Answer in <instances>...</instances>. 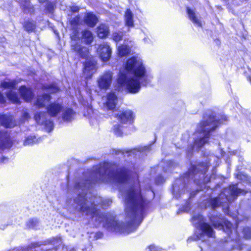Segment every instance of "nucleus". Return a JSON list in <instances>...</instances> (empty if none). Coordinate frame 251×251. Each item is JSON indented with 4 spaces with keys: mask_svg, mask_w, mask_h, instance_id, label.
<instances>
[{
    "mask_svg": "<svg viewBox=\"0 0 251 251\" xmlns=\"http://www.w3.org/2000/svg\"><path fill=\"white\" fill-rule=\"evenodd\" d=\"M130 169L104 162L96 166L90 179L76 181L78 194L66 203L82 214L95 218L109 231L127 234L138 227L150 201L141 193L138 178L129 177Z\"/></svg>",
    "mask_w": 251,
    "mask_h": 251,
    "instance_id": "obj_1",
    "label": "nucleus"
},
{
    "mask_svg": "<svg viewBox=\"0 0 251 251\" xmlns=\"http://www.w3.org/2000/svg\"><path fill=\"white\" fill-rule=\"evenodd\" d=\"M125 69L129 74L121 73L117 80L118 84L122 89L130 93H137L141 86H147L151 82L152 76L138 56L129 58L125 65Z\"/></svg>",
    "mask_w": 251,
    "mask_h": 251,
    "instance_id": "obj_2",
    "label": "nucleus"
},
{
    "mask_svg": "<svg viewBox=\"0 0 251 251\" xmlns=\"http://www.w3.org/2000/svg\"><path fill=\"white\" fill-rule=\"evenodd\" d=\"M226 120L227 117L225 115L221 116V118L219 119L214 112L207 111L204 115L203 121L198 127L194 148H197L199 150L207 143L210 132L214 130L219 124H222Z\"/></svg>",
    "mask_w": 251,
    "mask_h": 251,
    "instance_id": "obj_3",
    "label": "nucleus"
},
{
    "mask_svg": "<svg viewBox=\"0 0 251 251\" xmlns=\"http://www.w3.org/2000/svg\"><path fill=\"white\" fill-rule=\"evenodd\" d=\"M242 193L244 194V190L239 189L237 185L230 186L224 189L218 198L207 200L206 202L207 203L206 206L214 209L223 203L226 204L228 202H231L239 194Z\"/></svg>",
    "mask_w": 251,
    "mask_h": 251,
    "instance_id": "obj_4",
    "label": "nucleus"
},
{
    "mask_svg": "<svg viewBox=\"0 0 251 251\" xmlns=\"http://www.w3.org/2000/svg\"><path fill=\"white\" fill-rule=\"evenodd\" d=\"M209 163L205 162L199 163L197 165H192L185 177L192 179L198 185L200 186V190L203 189V186L210 181V178L204 177L205 172L209 167Z\"/></svg>",
    "mask_w": 251,
    "mask_h": 251,
    "instance_id": "obj_5",
    "label": "nucleus"
},
{
    "mask_svg": "<svg viewBox=\"0 0 251 251\" xmlns=\"http://www.w3.org/2000/svg\"><path fill=\"white\" fill-rule=\"evenodd\" d=\"M193 224L200 226V233H195L194 238L195 240H200L202 241L205 240V235L208 237H213L214 232L211 226L204 222V218L200 214L195 215L192 217Z\"/></svg>",
    "mask_w": 251,
    "mask_h": 251,
    "instance_id": "obj_6",
    "label": "nucleus"
},
{
    "mask_svg": "<svg viewBox=\"0 0 251 251\" xmlns=\"http://www.w3.org/2000/svg\"><path fill=\"white\" fill-rule=\"evenodd\" d=\"M209 218L214 227L223 229L231 239H234L232 235V232L233 230L235 233H236V231L234 229L233 225L231 223L228 221H225L221 217V215L219 216H211L209 217Z\"/></svg>",
    "mask_w": 251,
    "mask_h": 251,
    "instance_id": "obj_7",
    "label": "nucleus"
},
{
    "mask_svg": "<svg viewBox=\"0 0 251 251\" xmlns=\"http://www.w3.org/2000/svg\"><path fill=\"white\" fill-rule=\"evenodd\" d=\"M72 40L71 46V49L77 52L81 57L86 58L88 55V50L87 48L82 47L78 44L76 41L79 40L78 31L76 29H74L71 35Z\"/></svg>",
    "mask_w": 251,
    "mask_h": 251,
    "instance_id": "obj_8",
    "label": "nucleus"
},
{
    "mask_svg": "<svg viewBox=\"0 0 251 251\" xmlns=\"http://www.w3.org/2000/svg\"><path fill=\"white\" fill-rule=\"evenodd\" d=\"M35 120L39 124L45 125L46 129L50 132L53 128V123L50 118L45 112H37L34 116Z\"/></svg>",
    "mask_w": 251,
    "mask_h": 251,
    "instance_id": "obj_9",
    "label": "nucleus"
},
{
    "mask_svg": "<svg viewBox=\"0 0 251 251\" xmlns=\"http://www.w3.org/2000/svg\"><path fill=\"white\" fill-rule=\"evenodd\" d=\"M112 80L113 73L110 71L105 72L98 79V85L101 89L107 90L111 86Z\"/></svg>",
    "mask_w": 251,
    "mask_h": 251,
    "instance_id": "obj_10",
    "label": "nucleus"
},
{
    "mask_svg": "<svg viewBox=\"0 0 251 251\" xmlns=\"http://www.w3.org/2000/svg\"><path fill=\"white\" fill-rule=\"evenodd\" d=\"M119 121L123 124H131L133 122L134 114L130 110L115 111L114 113Z\"/></svg>",
    "mask_w": 251,
    "mask_h": 251,
    "instance_id": "obj_11",
    "label": "nucleus"
},
{
    "mask_svg": "<svg viewBox=\"0 0 251 251\" xmlns=\"http://www.w3.org/2000/svg\"><path fill=\"white\" fill-rule=\"evenodd\" d=\"M119 99L115 92H111L107 94L106 100L104 103V106L108 110L112 111L114 113L117 105L118 103Z\"/></svg>",
    "mask_w": 251,
    "mask_h": 251,
    "instance_id": "obj_12",
    "label": "nucleus"
},
{
    "mask_svg": "<svg viewBox=\"0 0 251 251\" xmlns=\"http://www.w3.org/2000/svg\"><path fill=\"white\" fill-rule=\"evenodd\" d=\"M98 52L104 62L107 61L111 57V49L107 43H104L100 45L98 49Z\"/></svg>",
    "mask_w": 251,
    "mask_h": 251,
    "instance_id": "obj_13",
    "label": "nucleus"
},
{
    "mask_svg": "<svg viewBox=\"0 0 251 251\" xmlns=\"http://www.w3.org/2000/svg\"><path fill=\"white\" fill-rule=\"evenodd\" d=\"M63 108L62 104L57 102L51 103L47 106L48 114L50 117H56L62 111Z\"/></svg>",
    "mask_w": 251,
    "mask_h": 251,
    "instance_id": "obj_14",
    "label": "nucleus"
},
{
    "mask_svg": "<svg viewBox=\"0 0 251 251\" xmlns=\"http://www.w3.org/2000/svg\"><path fill=\"white\" fill-rule=\"evenodd\" d=\"M11 146V142L9 133L7 130H0V149L8 148Z\"/></svg>",
    "mask_w": 251,
    "mask_h": 251,
    "instance_id": "obj_15",
    "label": "nucleus"
},
{
    "mask_svg": "<svg viewBox=\"0 0 251 251\" xmlns=\"http://www.w3.org/2000/svg\"><path fill=\"white\" fill-rule=\"evenodd\" d=\"M0 124L6 128H12L16 126L13 117L10 115H0Z\"/></svg>",
    "mask_w": 251,
    "mask_h": 251,
    "instance_id": "obj_16",
    "label": "nucleus"
},
{
    "mask_svg": "<svg viewBox=\"0 0 251 251\" xmlns=\"http://www.w3.org/2000/svg\"><path fill=\"white\" fill-rule=\"evenodd\" d=\"M96 70V63L94 61H87L85 62L83 74L86 78H90Z\"/></svg>",
    "mask_w": 251,
    "mask_h": 251,
    "instance_id": "obj_17",
    "label": "nucleus"
},
{
    "mask_svg": "<svg viewBox=\"0 0 251 251\" xmlns=\"http://www.w3.org/2000/svg\"><path fill=\"white\" fill-rule=\"evenodd\" d=\"M19 93L23 99L27 102L30 101L34 96L32 90L25 86L20 88Z\"/></svg>",
    "mask_w": 251,
    "mask_h": 251,
    "instance_id": "obj_18",
    "label": "nucleus"
},
{
    "mask_svg": "<svg viewBox=\"0 0 251 251\" xmlns=\"http://www.w3.org/2000/svg\"><path fill=\"white\" fill-rule=\"evenodd\" d=\"M133 44L130 41L129 44L125 40L123 45L118 47V51L119 55L122 57L125 56L130 53L131 51V48Z\"/></svg>",
    "mask_w": 251,
    "mask_h": 251,
    "instance_id": "obj_19",
    "label": "nucleus"
},
{
    "mask_svg": "<svg viewBox=\"0 0 251 251\" xmlns=\"http://www.w3.org/2000/svg\"><path fill=\"white\" fill-rule=\"evenodd\" d=\"M51 97L48 94H44L39 96L34 103L35 106L38 108L45 107L50 101Z\"/></svg>",
    "mask_w": 251,
    "mask_h": 251,
    "instance_id": "obj_20",
    "label": "nucleus"
},
{
    "mask_svg": "<svg viewBox=\"0 0 251 251\" xmlns=\"http://www.w3.org/2000/svg\"><path fill=\"white\" fill-rule=\"evenodd\" d=\"M151 147L150 146H141L137 148L133 149L132 150H129V151H126L125 150H114L115 153L116 154H119V153L124 154V153L126 152V153H131L133 154H136V152H146L147 151H149L151 150Z\"/></svg>",
    "mask_w": 251,
    "mask_h": 251,
    "instance_id": "obj_21",
    "label": "nucleus"
},
{
    "mask_svg": "<svg viewBox=\"0 0 251 251\" xmlns=\"http://www.w3.org/2000/svg\"><path fill=\"white\" fill-rule=\"evenodd\" d=\"M187 13L188 15L189 19L198 27H201L202 23L201 20V18L198 17L193 9L189 7L187 8Z\"/></svg>",
    "mask_w": 251,
    "mask_h": 251,
    "instance_id": "obj_22",
    "label": "nucleus"
},
{
    "mask_svg": "<svg viewBox=\"0 0 251 251\" xmlns=\"http://www.w3.org/2000/svg\"><path fill=\"white\" fill-rule=\"evenodd\" d=\"M85 23L90 27H94L98 21L97 16L92 13H88L84 18Z\"/></svg>",
    "mask_w": 251,
    "mask_h": 251,
    "instance_id": "obj_23",
    "label": "nucleus"
},
{
    "mask_svg": "<svg viewBox=\"0 0 251 251\" xmlns=\"http://www.w3.org/2000/svg\"><path fill=\"white\" fill-rule=\"evenodd\" d=\"M97 34L100 38L106 37L109 33L108 26L105 24H101L97 27Z\"/></svg>",
    "mask_w": 251,
    "mask_h": 251,
    "instance_id": "obj_24",
    "label": "nucleus"
},
{
    "mask_svg": "<svg viewBox=\"0 0 251 251\" xmlns=\"http://www.w3.org/2000/svg\"><path fill=\"white\" fill-rule=\"evenodd\" d=\"M61 112H62V119L64 121L70 122L74 119L75 112L72 109L63 108Z\"/></svg>",
    "mask_w": 251,
    "mask_h": 251,
    "instance_id": "obj_25",
    "label": "nucleus"
},
{
    "mask_svg": "<svg viewBox=\"0 0 251 251\" xmlns=\"http://www.w3.org/2000/svg\"><path fill=\"white\" fill-rule=\"evenodd\" d=\"M82 41L87 44H90L93 41L92 32L89 30H84L82 32Z\"/></svg>",
    "mask_w": 251,
    "mask_h": 251,
    "instance_id": "obj_26",
    "label": "nucleus"
},
{
    "mask_svg": "<svg viewBox=\"0 0 251 251\" xmlns=\"http://www.w3.org/2000/svg\"><path fill=\"white\" fill-rule=\"evenodd\" d=\"M125 19L126 24L127 26L132 27L133 26V14L129 9H127L125 12Z\"/></svg>",
    "mask_w": 251,
    "mask_h": 251,
    "instance_id": "obj_27",
    "label": "nucleus"
},
{
    "mask_svg": "<svg viewBox=\"0 0 251 251\" xmlns=\"http://www.w3.org/2000/svg\"><path fill=\"white\" fill-rule=\"evenodd\" d=\"M23 10L25 13L32 14L34 13V9L33 5L29 1H25L21 4Z\"/></svg>",
    "mask_w": 251,
    "mask_h": 251,
    "instance_id": "obj_28",
    "label": "nucleus"
},
{
    "mask_svg": "<svg viewBox=\"0 0 251 251\" xmlns=\"http://www.w3.org/2000/svg\"><path fill=\"white\" fill-rule=\"evenodd\" d=\"M6 96L8 99L12 102L15 103H20V99L15 92L10 90L7 92Z\"/></svg>",
    "mask_w": 251,
    "mask_h": 251,
    "instance_id": "obj_29",
    "label": "nucleus"
},
{
    "mask_svg": "<svg viewBox=\"0 0 251 251\" xmlns=\"http://www.w3.org/2000/svg\"><path fill=\"white\" fill-rule=\"evenodd\" d=\"M23 26L26 31L32 32L35 29L36 25L34 22L28 20L23 24Z\"/></svg>",
    "mask_w": 251,
    "mask_h": 251,
    "instance_id": "obj_30",
    "label": "nucleus"
},
{
    "mask_svg": "<svg viewBox=\"0 0 251 251\" xmlns=\"http://www.w3.org/2000/svg\"><path fill=\"white\" fill-rule=\"evenodd\" d=\"M17 84L15 80L7 79L1 82L0 86L4 88H14Z\"/></svg>",
    "mask_w": 251,
    "mask_h": 251,
    "instance_id": "obj_31",
    "label": "nucleus"
},
{
    "mask_svg": "<svg viewBox=\"0 0 251 251\" xmlns=\"http://www.w3.org/2000/svg\"><path fill=\"white\" fill-rule=\"evenodd\" d=\"M179 180H176L175 184L173 186V194L176 198H178L180 197V194H179V193L180 192V193L181 194L183 191V189L185 188V187L183 185L182 186V189L180 191H179L180 188L178 185V184L179 183Z\"/></svg>",
    "mask_w": 251,
    "mask_h": 251,
    "instance_id": "obj_32",
    "label": "nucleus"
},
{
    "mask_svg": "<svg viewBox=\"0 0 251 251\" xmlns=\"http://www.w3.org/2000/svg\"><path fill=\"white\" fill-rule=\"evenodd\" d=\"M38 142L37 139L34 136H29L25 140L24 145L25 146H31Z\"/></svg>",
    "mask_w": 251,
    "mask_h": 251,
    "instance_id": "obj_33",
    "label": "nucleus"
},
{
    "mask_svg": "<svg viewBox=\"0 0 251 251\" xmlns=\"http://www.w3.org/2000/svg\"><path fill=\"white\" fill-rule=\"evenodd\" d=\"M113 132L117 136L122 135V126L119 124H116L113 126L112 128Z\"/></svg>",
    "mask_w": 251,
    "mask_h": 251,
    "instance_id": "obj_34",
    "label": "nucleus"
},
{
    "mask_svg": "<svg viewBox=\"0 0 251 251\" xmlns=\"http://www.w3.org/2000/svg\"><path fill=\"white\" fill-rule=\"evenodd\" d=\"M176 166V164L172 161H169L167 162V168L163 167L165 172L172 171Z\"/></svg>",
    "mask_w": 251,
    "mask_h": 251,
    "instance_id": "obj_35",
    "label": "nucleus"
},
{
    "mask_svg": "<svg viewBox=\"0 0 251 251\" xmlns=\"http://www.w3.org/2000/svg\"><path fill=\"white\" fill-rule=\"evenodd\" d=\"M38 224V221L37 219H32L28 220L27 222V226L29 228H33L36 226Z\"/></svg>",
    "mask_w": 251,
    "mask_h": 251,
    "instance_id": "obj_36",
    "label": "nucleus"
},
{
    "mask_svg": "<svg viewBox=\"0 0 251 251\" xmlns=\"http://www.w3.org/2000/svg\"><path fill=\"white\" fill-rule=\"evenodd\" d=\"M123 36L122 32H114L112 35V38L115 42L118 43L122 40Z\"/></svg>",
    "mask_w": 251,
    "mask_h": 251,
    "instance_id": "obj_37",
    "label": "nucleus"
},
{
    "mask_svg": "<svg viewBox=\"0 0 251 251\" xmlns=\"http://www.w3.org/2000/svg\"><path fill=\"white\" fill-rule=\"evenodd\" d=\"M243 233L244 236L246 239L251 238V229L248 227L243 229Z\"/></svg>",
    "mask_w": 251,
    "mask_h": 251,
    "instance_id": "obj_38",
    "label": "nucleus"
},
{
    "mask_svg": "<svg viewBox=\"0 0 251 251\" xmlns=\"http://www.w3.org/2000/svg\"><path fill=\"white\" fill-rule=\"evenodd\" d=\"M49 243L52 244L53 245L57 246L62 243V241L60 237H57L49 240Z\"/></svg>",
    "mask_w": 251,
    "mask_h": 251,
    "instance_id": "obj_39",
    "label": "nucleus"
},
{
    "mask_svg": "<svg viewBox=\"0 0 251 251\" xmlns=\"http://www.w3.org/2000/svg\"><path fill=\"white\" fill-rule=\"evenodd\" d=\"M80 21V19L78 17H75L70 21V24L72 26H73L74 29L78 25L79 22Z\"/></svg>",
    "mask_w": 251,
    "mask_h": 251,
    "instance_id": "obj_40",
    "label": "nucleus"
},
{
    "mask_svg": "<svg viewBox=\"0 0 251 251\" xmlns=\"http://www.w3.org/2000/svg\"><path fill=\"white\" fill-rule=\"evenodd\" d=\"M55 5V3L53 2H48L46 6V10L50 13L52 12L54 9Z\"/></svg>",
    "mask_w": 251,
    "mask_h": 251,
    "instance_id": "obj_41",
    "label": "nucleus"
},
{
    "mask_svg": "<svg viewBox=\"0 0 251 251\" xmlns=\"http://www.w3.org/2000/svg\"><path fill=\"white\" fill-rule=\"evenodd\" d=\"M45 89L48 90L50 93H55L59 90V88L55 85L45 86Z\"/></svg>",
    "mask_w": 251,
    "mask_h": 251,
    "instance_id": "obj_42",
    "label": "nucleus"
},
{
    "mask_svg": "<svg viewBox=\"0 0 251 251\" xmlns=\"http://www.w3.org/2000/svg\"><path fill=\"white\" fill-rule=\"evenodd\" d=\"M30 118L29 114L26 112H24L23 114L21 119V122L23 123L25 120H28Z\"/></svg>",
    "mask_w": 251,
    "mask_h": 251,
    "instance_id": "obj_43",
    "label": "nucleus"
},
{
    "mask_svg": "<svg viewBox=\"0 0 251 251\" xmlns=\"http://www.w3.org/2000/svg\"><path fill=\"white\" fill-rule=\"evenodd\" d=\"M148 250L149 251H161L160 248L153 245L149 246Z\"/></svg>",
    "mask_w": 251,
    "mask_h": 251,
    "instance_id": "obj_44",
    "label": "nucleus"
},
{
    "mask_svg": "<svg viewBox=\"0 0 251 251\" xmlns=\"http://www.w3.org/2000/svg\"><path fill=\"white\" fill-rule=\"evenodd\" d=\"M164 181V178L162 176H159L155 179V182L158 184L163 183Z\"/></svg>",
    "mask_w": 251,
    "mask_h": 251,
    "instance_id": "obj_45",
    "label": "nucleus"
},
{
    "mask_svg": "<svg viewBox=\"0 0 251 251\" xmlns=\"http://www.w3.org/2000/svg\"><path fill=\"white\" fill-rule=\"evenodd\" d=\"M5 101V99L3 94L0 92V103H2Z\"/></svg>",
    "mask_w": 251,
    "mask_h": 251,
    "instance_id": "obj_46",
    "label": "nucleus"
},
{
    "mask_svg": "<svg viewBox=\"0 0 251 251\" xmlns=\"http://www.w3.org/2000/svg\"><path fill=\"white\" fill-rule=\"evenodd\" d=\"M71 10L73 12H77L79 11V8L77 6H73L71 7Z\"/></svg>",
    "mask_w": 251,
    "mask_h": 251,
    "instance_id": "obj_47",
    "label": "nucleus"
},
{
    "mask_svg": "<svg viewBox=\"0 0 251 251\" xmlns=\"http://www.w3.org/2000/svg\"><path fill=\"white\" fill-rule=\"evenodd\" d=\"M144 40L145 41V42H147V43H148V40H149V38H145L144 39Z\"/></svg>",
    "mask_w": 251,
    "mask_h": 251,
    "instance_id": "obj_48",
    "label": "nucleus"
},
{
    "mask_svg": "<svg viewBox=\"0 0 251 251\" xmlns=\"http://www.w3.org/2000/svg\"><path fill=\"white\" fill-rule=\"evenodd\" d=\"M7 158H5V157H3L1 159V161L2 162H5V160H7Z\"/></svg>",
    "mask_w": 251,
    "mask_h": 251,
    "instance_id": "obj_49",
    "label": "nucleus"
},
{
    "mask_svg": "<svg viewBox=\"0 0 251 251\" xmlns=\"http://www.w3.org/2000/svg\"><path fill=\"white\" fill-rule=\"evenodd\" d=\"M188 210V206L187 205V207H186L184 209L183 211H187Z\"/></svg>",
    "mask_w": 251,
    "mask_h": 251,
    "instance_id": "obj_50",
    "label": "nucleus"
},
{
    "mask_svg": "<svg viewBox=\"0 0 251 251\" xmlns=\"http://www.w3.org/2000/svg\"><path fill=\"white\" fill-rule=\"evenodd\" d=\"M46 0H39V1L41 3H42L45 2Z\"/></svg>",
    "mask_w": 251,
    "mask_h": 251,
    "instance_id": "obj_51",
    "label": "nucleus"
},
{
    "mask_svg": "<svg viewBox=\"0 0 251 251\" xmlns=\"http://www.w3.org/2000/svg\"><path fill=\"white\" fill-rule=\"evenodd\" d=\"M248 78L249 80H250V81L251 83V76H248Z\"/></svg>",
    "mask_w": 251,
    "mask_h": 251,
    "instance_id": "obj_52",
    "label": "nucleus"
},
{
    "mask_svg": "<svg viewBox=\"0 0 251 251\" xmlns=\"http://www.w3.org/2000/svg\"><path fill=\"white\" fill-rule=\"evenodd\" d=\"M47 244L46 241H45V242H43V243H42V244Z\"/></svg>",
    "mask_w": 251,
    "mask_h": 251,
    "instance_id": "obj_53",
    "label": "nucleus"
},
{
    "mask_svg": "<svg viewBox=\"0 0 251 251\" xmlns=\"http://www.w3.org/2000/svg\"><path fill=\"white\" fill-rule=\"evenodd\" d=\"M192 240V238H189L188 239V241H191Z\"/></svg>",
    "mask_w": 251,
    "mask_h": 251,
    "instance_id": "obj_54",
    "label": "nucleus"
},
{
    "mask_svg": "<svg viewBox=\"0 0 251 251\" xmlns=\"http://www.w3.org/2000/svg\"><path fill=\"white\" fill-rule=\"evenodd\" d=\"M55 251L54 250H48V251Z\"/></svg>",
    "mask_w": 251,
    "mask_h": 251,
    "instance_id": "obj_55",
    "label": "nucleus"
},
{
    "mask_svg": "<svg viewBox=\"0 0 251 251\" xmlns=\"http://www.w3.org/2000/svg\"><path fill=\"white\" fill-rule=\"evenodd\" d=\"M151 193L153 194V195H154L153 192L151 191Z\"/></svg>",
    "mask_w": 251,
    "mask_h": 251,
    "instance_id": "obj_56",
    "label": "nucleus"
}]
</instances>
